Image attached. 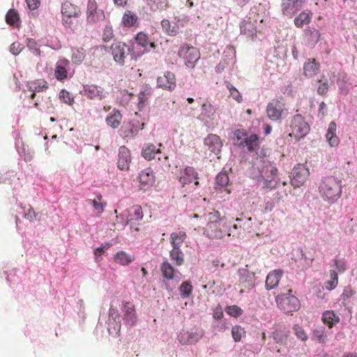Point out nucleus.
<instances>
[{"label":"nucleus","mask_w":357,"mask_h":357,"mask_svg":"<svg viewBox=\"0 0 357 357\" xmlns=\"http://www.w3.org/2000/svg\"><path fill=\"white\" fill-rule=\"evenodd\" d=\"M110 50L114 61L120 63L123 62L126 55L130 52V48L125 43L119 42L112 44Z\"/></svg>","instance_id":"4468645a"},{"label":"nucleus","mask_w":357,"mask_h":357,"mask_svg":"<svg viewBox=\"0 0 357 357\" xmlns=\"http://www.w3.org/2000/svg\"><path fill=\"white\" fill-rule=\"evenodd\" d=\"M157 86L172 91L176 88V78L174 73L166 72L162 76H159L157 79Z\"/></svg>","instance_id":"2eb2a0df"},{"label":"nucleus","mask_w":357,"mask_h":357,"mask_svg":"<svg viewBox=\"0 0 357 357\" xmlns=\"http://www.w3.org/2000/svg\"><path fill=\"white\" fill-rule=\"evenodd\" d=\"M87 20L95 22L104 17L102 11L97 10V3L95 0H89L87 3Z\"/></svg>","instance_id":"5701e85b"},{"label":"nucleus","mask_w":357,"mask_h":357,"mask_svg":"<svg viewBox=\"0 0 357 357\" xmlns=\"http://www.w3.org/2000/svg\"><path fill=\"white\" fill-rule=\"evenodd\" d=\"M71 60L75 64H80L85 57V50L83 47L73 48L72 50Z\"/></svg>","instance_id":"a19ab883"},{"label":"nucleus","mask_w":357,"mask_h":357,"mask_svg":"<svg viewBox=\"0 0 357 357\" xmlns=\"http://www.w3.org/2000/svg\"><path fill=\"white\" fill-rule=\"evenodd\" d=\"M121 119V114L119 111H116L113 114L107 117L106 122L108 126L113 128H116L120 126Z\"/></svg>","instance_id":"c03bdc74"},{"label":"nucleus","mask_w":357,"mask_h":357,"mask_svg":"<svg viewBox=\"0 0 357 357\" xmlns=\"http://www.w3.org/2000/svg\"><path fill=\"white\" fill-rule=\"evenodd\" d=\"M139 185L142 190H146L150 188L155 181L153 171L151 168H146L142 170L138 176Z\"/></svg>","instance_id":"9d476101"},{"label":"nucleus","mask_w":357,"mask_h":357,"mask_svg":"<svg viewBox=\"0 0 357 357\" xmlns=\"http://www.w3.org/2000/svg\"><path fill=\"white\" fill-rule=\"evenodd\" d=\"M178 56L183 59L186 66L192 68L199 60L200 54L196 47L183 45L178 50Z\"/></svg>","instance_id":"39448f33"},{"label":"nucleus","mask_w":357,"mask_h":357,"mask_svg":"<svg viewBox=\"0 0 357 357\" xmlns=\"http://www.w3.org/2000/svg\"><path fill=\"white\" fill-rule=\"evenodd\" d=\"M278 307L285 313L297 311L300 307L298 299L293 294L291 290L287 293L278 295L275 298Z\"/></svg>","instance_id":"7ed1b4c3"},{"label":"nucleus","mask_w":357,"mask_h":357,"mask_svg":"<svg viewBox=\"0 0 357 357\" xmlns=\"http://www.w3.org/2000/svg\"><path fill=\"white\" fill-rule=\"evenodd\" d=\"M169 257L177 266H181L184 262V255L179 248H172L169 252Z\"/></svg>","instance_id":"58836bf2"},{"label":"nucleus","mask_w":357,"mask_h":357,"mask_svg":"<svg viewBox=\"0 0 357 357\" xmlns=\"http://www.w3.org/2000/svg\"><path fill=\"white\" fill-rule=\"evenodd\" d=\"M226 312L227 314L234 317H238L243 314V310L237 305L228 306L226 308Z\"/></svg>","instance_id":"69168bd1"},{"label":"nucleus","mask_w":357,"mask_h":357,"mask_svg":"<svg viewBox=\"0 0 357 357\" xmlns=\"http://www.w3.org/2000/svg\"><path fill=\"white\" fill-rule=\"evenodd\" d=\"M215 116V109L210 102L204 103L202 106V112L199 119L204 122L205 126H210Z\"/></svg>","instance_id":"dca6fc26"},{"label":"nucleus","mask_w":357,"mask_h":357,"mask_svg":"<svg viewBox=\"0 0 357 357\" xmlns=\"http://www.w3.org/2000/svg\"><path fill=\"white\" fill-rule=\"evenodd\" d=\"M228 183H229V177L225 172H221L217 175L216 178H215V183L217 185L216 188H224L228 184Z\"/></svg>","instance_id":"3c124183"},{"label":"nucleus","mask_w":357,"mask_h":357,"mask_svg":"<svg viewBox=\"0 0 357 357\" xmlns=\"http://www.w3.org/2000/svg\"><path fill=\"white\" fill-rule=\"evenodd\" d=\"M122 310L125 312V319L130 322V324L132 326L134 324V305L130 302L126 303L123 304Z\"/></svg>","instance_id":"79ce46f5"},{"label":"nucleus","mask_w":357,"mask_h":357,"mask_svg":"<svg viewBox=\"0 0 357 357\" xmlns=\"http://www.w3.org/2000/svg\"><path fill=\"white\" fill-rule=\"evenodd\" d=\"M282 275L281 270H275L269 273L266 280V288L268 290L274 289L278 285L279 281Z\"/></svg>","instance_id":"c85d7f7f"},{"label":"nucleus","mask_w":357,"mask_h":357,"mask_svg":"<svg viewBox=\"0 0 357 357\" xmlns=\"http://www.w3.org/2000/svg\"><path fill=\"white\" fill-rule=\"evenodd\" d=\"M231 335L235 342H239L243 335H245V331L239 326H234L231 329Z\"/></svg>","instance_id":"6e6d98bb"},{"label":"nucleus","mask_w":357,"mask_h":357,"mask_svg":"<svg viewBox=\"0 0 357 357\" xmlns=\"http://www.w3.org/2000/svg\"><path fill=\"white\" fill-rule=\"evenodd\" d=\"M131 163V158L129 150L125 146L119 149V158L118 160V167L121 170H128Z\"/></svg>","instance_id":"b1692460"},{"label":"nucleus","mask_w":357,"mask_h":357,"mask_svg":"<svg viewBox=\"0 0 357 357\" xmlns=\"http://www.w3.org/2000/svg\"><path fill=\"white\" fill-rule=\"evenodd\" d=\"M22 48H23V46L21 43H20L19 42H15L10 45V51L14 55H17L20 53Z\"/></svg>","instance_id":"774afa93"},{"label":"nucleus","mask_w":357,"mask_h":357,"mask_svg":"<svg viewBox=\"0 0 357 357\" xmlns=\"http://www.w3.org/2000/svg\"><path fill=\"white\" fill-rule=\"evenodd\" d=\"M122 25L125 27H131L134 25V14L131 10H127L122 18Z\"/></svg>","instance_id":"8fccbe9b"},{"label":"nucleus","mask_w":357,"mask_h":357,"mask_svg":"<svg viewBox=\"0 0 357 357\" xmlns=\"http://www.w3.org/2000/svg\"><path fill=\"white\" fill-rule=\"evenodd\" d=\"M24 218L29 221L36 220L37 218V213L34 211L33 208L31 206L24 208Z\"/></svg>","instance_id":"0e129e2a"},{"label":"nucleus","mask_w":357,"mask_h":357,"mask_svg":"<svg viewBox=\"0 0 357 357\" xmlns=\"http://www.w3.org/2000/svg\"><path fill=\"white\" fill-rule=\"evenodd\" d=\"M84 95L90 99L100 98L103 96L102 91L96 85H86L84 87Z\"/></svg>","instance_id":"2f4dec72"},{"label":"nucleus","mask_w":357,"mask_h":357,"mask_svg":"<svg viewBox=\"0 0 357 357\" xmlns=\"http://www.w3.org/2000/svg\"><path fill=\"white\" fill-rule=\"evenodd\" d=\"M153 89L149 84H143L138 93L137 107L139 110H142L147 105L149 98L153 94Z\"/></svg>","instance_id":"6ab92c4d"},{"label":"nucleus","mask_w":357,"mask_h":357,"mask_svg":"<svg viewBox=\"0 0 357 357\" xmlns=\"http://www.w3.org/2000/svg\"><path fill=\"white\" fill-rule=\"evenodd\" d=\"M312 13L310 11H303L301 13L294 19V24L298 28H301L304 24H309L311 21Z\"/></svg>","instance_id":"e433bc0d"},{"label":"nucleus","mask_w":357,"mask_h":357,"mask_svg":"<svg viewBox=\"0 0 357 357\" xmlns=\"http://www.w3.org/2000/svg\"><path fill=\"white\" fill-rule=\"evenodd\" d=\"M6 22L10 25L15 24L19 20V15L14 9H10L6 16Z\"/></svg>","instance_id":"603ef678"},{"label":"nucleus","mask_w":357,"mask_h":357,"mask_svg":"<svg viewBox=\"0 0 357 357\" xmlns=\"http://www.w3.org/2000/svg\"><path fill=\"white\" fill-rule=\"evenodd\" d=\"M114 36L113 30L111 26H107L104 29L102 39L105 42L110 41Z\"/></svg>","instance_id":"338daca9"},{"label":"nucleus","mask_w":357,"mask_h":357,"mask_svg":"<svg viewBox=\"0 0 357 357\" xmlns=\"http://www.w3.org/2000/svg\"><path fill=\"white\" fill-rule=\"evenodd\" d=\"M239 281L245 287L251 288L255 286V275L245 268H241L238 271Z\"/></svg>","instance_id":"393cba45"},{"label":"nucleus","mask_w":357,"mask_h":357,"mask_svg":"<svg viewBox=\"0 0 357 357\" xmlns=\"http://www.w3.org/2000/svg\"><path fill=\"white\" fill-rule=\"evenodd\" d=\"M284 111V105L278 100H273L266 107L268 117L272 121H278L281 119Z\"/></svg>","instance_id":"9b49d317"},{"label":"nucleus","mask_w":357,"mask_h":357,"mask_svg":"<svg viewBox=\"0 0 357 357\" xmlns=\"http://www.w3.org/2000/svg\"><path fill=\"white\" fill-rule=\"evenodd\" d=\"M27 86L29 90L31 92L29 98L31 99L35 98L36 93L44 91L47 89V82L44 79H36L28 82Z\"/></svg>","instance_id":"a878e982"},{"label":"nucleus","mask_w":357,"mask_h":357,"mask_svg":"<svg viewBox=\"0 0 357 357\" xmlns=\"http://www.w3.org/2000/svg\"><path fill=\"white\" fill-rule=\"evenodd\" d=\"M161 26L163 30L170 36H176L178 33V27L176 24L172 25L168 20H162Z\"/></svg>","instance_id":"a18cd8bd"},{"label":"nucleus","mask_w":357,"mask_h":357,"mask_svg":"<svg viewBox=\"0 0 357 357\" xmlns=\"http://www.w3.org/2000/svg\"><path fill=\"white\" fill-rule=\"evenodd\" d=\"M303 6L302 0H282V13L284 15L291 18Z\"/></svg>","instance_id":"1a4fd4ad"},{"label":"nucleus","mask_w":357,"mask_h":357,"mask_svg":"<svg viewBox=\"0 0 357 357\" xmlns=\"http://www.w3.org/2000/svg\"><path fill=\"white\" fill-rule=\"evenodd\" d=\"M186 234L183 231L173 232L170 235V243L172 248H181L183 245L184 241L186 238Z\"/></svg>","instance_id":"473e14b6"},{"label":"nucleus","mask_w":357,"mask_h":357,"mask_svg":"<svg viewBox=\"0 0 357 357\" xmlns=\"http://www.w3.org/2000/svg\"><path fill=\"white\" fill-rule=\"evenodd\" d=\"M227 88L229 91L230 96L236 100L238 102L242 101V96L240 92L230 83H227Z\"/></svg>","instance_id":"052dcab7"},{"label":"nucleus","mask_w":357,"mask_h":357,"mask_svg":"<svg viewBox=\"0 0 357 357\" xmlns=\"http://www.w3.org/2000/svg\"><path fill=\"white\" fill-rule=\"evenodd\" d=\"M236 62L235 52L232 47H228L224 52V56L222 61L216 66V72L220 73L225 68H231Z\"/></svg>","instance_id":"f8f14e48"},{"label":"nucleus","mask_w":357,"mask_h":357,"mask_svg":"<svg viewBox=\"0 0 357 357\" xmlns=\"http://www.w3.org/2000/svg\"><path fill=\"white\" fill-rule=\"evenodd\" d=\"M200 218L201 220H203V223L206 222V225H209L210 224H216V222H220V221L224 220L220 217V214L218 211H213L212 212L204 213Z\"/></svg>","instance_id":"f704fd0d"},{"label":"nucleus","mask_w":357,"mask_h":357,"mask_svg":"<svg viewBox=\"0 0 357 357\" xmlns=\"http://www.w3.org/2000/svg\"><path fill=\"white\" fill-rule=\"evenodd\" d=\"M101 200H102L101 195H97L96 198L93 200H91V199L89 200V202L92 204L93 206L98 211V213H101L104 211L105 204L102 203Z\"/></svg>","instance_id":"5fc2aeb1"},{"label":"nucleus","mask_w":357,"mask_h":357,"mask_svg":"<svg viewBox=\"0 0 357 357\" xmlns=\"http://www.w3.org/2000/svg\"><path fill=\"white\" fill-rule=\"evenodd\" d=\"M309 173L307 169L303 166L295 167L291 172L292 178L291 180L292 185L296 188L300 187L304 183Z\"/></svg>","instance_id":"f3484780"},{"label":"nucleus","mask_w":357,"mask_h":357,"mask_svg":"<svg viewBox=\"0 0 357 357\" xmlns=\"http://www.w3.org/2000/svg\"><path fill=\"white\" fill-rule=\"evenodd\" d=\"M152 10H162L167 6V0H147Z\"/></svg>","instance_id":"de8ad7c7"},{"label":"nucleus","mask_w":357,"mask_h":357,"mask_svg":"<svg viewBox=\"0 0 357 357\" xmlns=\"http://www.w3.org/2000/svg\"><path fill=\"white\" fill-rule=\"evenodd\" d=\"M240 29L241 34L248 38H253L256 36V27L249 20H243L241 22Z\"/></svg>","instance_id":"7c9ffc66"},{"label":"nucleus","mask_w":357,"mask_h":357,"mask_svg":"<svg viewBox=\"0 0 357 357\" xmlns=\"http://www.w3.org/2000/svg\"><path fill=\"white\" fill-rule=\"evenodd\" d=\"M312 340L324 344L326 340V333L324 327L319 326L312 331Z\"/></svg>","instance_id":"ea45409f"},{"label":"nucleus","mask_w":357,"mask_h":357,"mask_svg":"<svg viewBox=\"0 0 357 357\" xmlns=\"http://www.w3.org/2000/svg\"><path fill=\"white\" fill-rule=\"evenodd\" d=\"M259 177V185L264 188L273 189L278 184V169L269 161L264 160L258 167Z\"/></svg>","instance_id":"f03ea898"},{"label":"nucleus","mask_w":357,"mask_h":357,"mask_svg":"<svg viewBox=\"0 0 357 357\" xmlns=\"http://www.w3.org/2000/svg\"><path fill=\"white\" fill-rule=\"evenodd\" d=\"M59 98L62 101L69 105H72L74 102V98L71 96L70 93L68 91L63 89L59 93Z\"/></svg>","instance_id":"bf43d9fd"},{"label":"nucleus","mask_w":357,"mask_h":357,"mask_svg":"<svg viewBox=\"0 0 357 357\" xmlns=\"http://www.w3.org/2000/svg\"><path fill=\"white\" fill-rule=\"evenodd\" d=\"M342 182L337 177L327 176L321 179L319 186L323 199L328 203H335L342 195Z\"/></svg>","instance_id":"f257e3e1"},{"label":"nucleus","mask_w":357,"mask_h":357,"mask_svg":"<svg viewBox=\"0 0 357 357\" xmlns=\"http://www.w3.org/2000/svg\"><path fill=\"white\" fill-rule=\"evenodd\" d=\"M197 173L192 167H187L183 171L181 172L179 177V182L182 185H185L192 183L195 181V185H198Z\"/></svg>","instance_id":"4be33fe9"},{"label":"nucleus","mask_w":357,"mask_h":357,"mask_svg":"<svg viewBox=\"0 0 357 357\" xmlns=\"http://www.w3.org/2000/svg\"><path fill=\"white\" fill-rule=\"evenodd\" d=\"M337 125L334 121L328 124L327 132L326 134V139L328 144L331 147L337 146L339 144L340 139L336 135Z\"/></svg>","instance_id":"bb28decb"},{"label":"nucleus","mask_w":357,"mask_h":357,"mask_svg":"<svg viewBox=\"0 0 357 357\" xmlns=\"http://www.w3.org/2000/svg\"><path fill=\"white\" fill-rule=\"evenodd\" d=\"M355 294V291L351 288L347 287L344 289L343 293L341 295V300L344 305H347L350 302V298Z\"/></svg>","instance_id":"680f3d73"},{"label":"nucleus","mask_w":357,"mask_h":357,"mask_svg":"<svg viewBox=\"0 0 357 357\" xmlns=\"http://www.w3.org/2000/svg\"><path fill=\"white\" fill-rule=\"evenodd\" d=\"M289 334V331L287 328H279L271 333V337L276 343L284 344L287 340Z\"/></svg>","instance_id":"72a5a7b5"},{"label":"nucleus","mask_w":357,"mask_h":357,"mask_svg":"<svg viewBox=\"0 0 357 357\" xmlns=\"http://www.w3.org/2000/svg\"><path fill=\"white\" fill-rule=\"evenodd\" d=\"M142 155L147 160H151L158 155V160H162V158L165 160H168V156L162 155L160 149L157 148L154 144L147 143L144 144L142 148Z\"/></svg>","instance_id":"6e6552de"},{"label":"nucleus","mask_w":357,"mask_h":357,"mask_svg":"<svg viewBox=\"0 0 357 357\" xmlns=\"http://www.w3.org/2000/svg\"><path fill=\"white\" fill-rule=\"evenodd\" d=\"M319 86L317 88V93L320 95H324L327 93L329 87L328 82L327 79H325V76L323 75L321 79L319 80Z\"/></svg>","instance_id":"4d7b16f0"},{"label":"nucleus","mask_w":357,"mask_h":357,"mask_svg":"<svg viewBox=\"0 0 357 357\" xmlns=\"http://www.w3.org/2000/svg\"><path fill=\"white\" fill-rule=\"evenodd\" d=\"M61 13L63 16V24H68V20L71 17H78L80 14L79 8L69 1H65L61 6Z\"/></svg>","instance_id":"a211bd4d"},{"label":"nucleus","mask_w":357,"mask_h":357,"mask_svg":"<svg viewBox=\"0 0 357 357\" xmlns=\"http://www.w3.org/2000/svg\"><path fill=\"white\" fill-rule=\"evenodd\" d=\"M305 35L309 37V40L312 43H317L320 37V33L318 30L312 28H308L305 30Z\"/></svg>","instance_id":"864d4df0"},{"label":"nucleus","mask_w":357,"mask_h":357,"mask_svg":"<svg viewBox=\"0 0 357 357\" xmlns=\"http://www.w3.org/2000/svg\"><path fill=\"white\" fill-rule=\"evenodd\" d=\"M160 271L162 276L167 280H178V271L172 266L168 261H164L160 266Z\"/></svg>","instance_id":"cd10ccee"},{"label":"nucleus","mask_w":357,"mask_h":357,"mask_svg":"<svg viewBox=\"0 0 357 357\" xmlns=\"http://www.w3.org/2000/svg\"><path fill=\"white\" fill-rule=\"evenodd\" d=\"M204 145L208 151L215 155H218L222 146V142L217 135L209 134L204 139Z\"/></svg>","instance_id":"ddd939ff"},{"label":"nucleus","mask_w":357,"mask_h":357,"mask_svg":"<svg viewBox=\"0 0 357 357\" xmlns=\"http://www.w3.org/2000/svg\"><path fill=\"white\" fill-rule=\"evenodd\" d=\"M347 78V76L344 73H339L338 74V79H337V84L339 86V89L340 92L343 94H347L349 91L348 87L346 86V84L344 83V79Z\"/></svg>","instance_id":"13d9d810"},{"label":"nucleus","mask_w":357,"mask_h":357,"mask_svg":"<svg viewBox=\"0 0 357 357\" xmlns=\"http://www.w3.org/2000/svg\"><path fill=\"white\" fill-rule=\"evenodd\" d=\"M321 319L323 322L329 328H332L340 321V317L332 310L324 312Z\"/></svg>","instance_id":"c9c22d12"},{"label":"nucleus","mask_w":357,"mask_h":357,"mask_svg":"<svg viewBox=\"0 0 357 357\" xmlns=\"http://www.w3.org/2000/svg\"><path fill=\"white\" fill-rule=\"evenodd\" d=\"M319 66L315 59H308L303 65V75L306 77H313L319 72Z\"/></svg>","instance_id":"c756f323"},{"label":"nucleus","mask_w":357,"mask_h":357,"mask_svg":"<svg viewBox=\"0 0 357 357\" xmlns=\"http://www.w3.org/2000/svg\"><path fill=\"white\" fill-rule=\"evenodd\" d=\"M203 336L202 331L189 332L182 331L178 336V340L181 344H195Z\"/></svg>","instance_id":"412c9836"},{"label":"nucleus","mask_w":357,"mask_h":357,"mask_svg":"<svg viewBox=\"0 0 357 357\" xmlns=\"http://www.w3.org/2000/svg\"><path fill=\"white\" fill-rule=\"evenodd\" d=\"M192 290V286L191 284L188 282L185 281L182 282L179 287L180 294L181 296L183 298H187L190 296Z\"/></svg>","instance_id":"09e8293b"},{"label":"nucleus","mask_w":357,"mask_h":357,"mask_svg":"<svg viewBox=\"0 0 357 357\" xmlns=\"http://www.w3.org/2000/svg\"><path fill=\"white\" fill-rule=\"evenodd\" d=\"M116 263L126 266L132 262V257L123 251L118 252L114 257Z\"/></svg>","instance_id":"37998d69"},{"label":"nucleus","mask_w":357,"mask_h":357,"mask_svg":"<svg viewBox=\"0 0 357 357\" xmlns=\"http://www.w3.org/2000/svg\"><path fill=\"white\" fill-rule=\"evenodd\" d=\"M227 231V226L223 220L216 224L206 226L204 233L211 238H222Z\"/></svg>","instance_id":"0eeeda50"},{"label":"nucleus","mask_w":357,"mask_h":357,"mask_svg":"<svg viewBox=\"0 0 357 357\" xmlns=\"http://www.w3.org/2000/svg\"><path fill=\"white\" fill-rule=\"evenodd\" d=\"M154 47V43L150 40L146 33L143 32L137 33L135 36V59L150 52Z\"/></svg>","instance_id":"423d86ee"},{"label":"nucleus","mask_w":357,"mask_h":357,"mask_svg":"<svg viewBox=\"0 0 357 357\" xmlns=\"http://www.w3.org/2000/svg\"><path fill=\"white\" fill-rule=\"evenodd\" d=\"M291 128V132L290 133V136L294 137L296 141L303 138L310 131L309 124L300 114H297L293 117Z\"/></svg>","instance_id":"20e7f679"},{"label":"nucleus","mask_w":357,"mask_h":357,"mask_svg":"<svg viewBox=\"0 0 357 357\" xmlns=\"http://www.w3.org/2000/svg\"><path fill=\"white\" fill-rule=\"evenodd\" d=\"M69 66L70 61L68 59H60L56 62L54 69V76L57 80L63 81L68 78V69Z\"/></svg>","instance_id":"aec40b11"},{"label":"nucleus","mask_w":357,"mask_h":357,"mask_svg":"<svg viewBox=\"0 0 357 357\" xmlns=\"http://www.w3.org/2000/svg\"><path fill=\"white\" fill-rule=\"evenodd\" d=\"M259 140L256 134H252L245 137L244 144L248 147V151H254L259 148Z\"/></svg>","instance_id":"4c0bfd02"},{"label":"nucleus","mask_w":357,"mask_h":357,"mask_svg":"<svg viewBox=\"0 0 357 357\" xmlns=\"http://www.w3.org/2000/svg\"><path fill=\"white\" fill-rule=\"evenodd\" d=\"M292 330L294 331V335L298 340L303 342H305L307 340V333L302 326H299L298 324H295L293 326Z\"/></svg>","instance_id":"49530a36"},{"label":"nucleus","mask_w":357,"mask_h":357,"mask_svg":"<svg viewBox=\"0 0 357 357\" xmlns=\"http://www.w3.org/2000/svg\"><path fill=\"white\" fill-rule=\"evenodd\" d=\"M247 135L242 130H237L234 133V139L236 141L238 146H243Z\"/></svg>","instance_id":"e2e57ef3"}]
</instances>
